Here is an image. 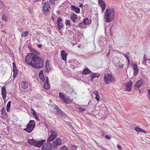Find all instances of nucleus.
<instances>
[{
	"label": "nucleus",
	"instance_id": "f257e3e1",
	"mask_svg": "<svg viewBox=\"0 0 150 150\" xmlns=\"http://www.w3.org/2000/svg\"><path fill=\"white\" fill-rule=\"evenodd\" d=\"M25 61L28 65L37 66L42 65L43 60L40 57L33 53L28 54L25 57Z\"/></svg>",
	"mask_w": 150,
	"mask_h": 150
},
{
	"label": "nucleus",
	"instance_id": "f03ea898",
	"mask_svg": "<svg viewBox=\"0 0 150 150\" xmlns=\"http://www.w3.org/2000/svg\"><path fill=\"white\" fill-rule=\"evenodd\" d=\"M115 13L113 9L109 8L106 9L105 13V21L106 22H110L114 18Z\"/></svg>",
	"mask_w": 150,
	"mask_h": 150
},
{
	"label": "nucleus",
	"instance_id": "7ed1b4c3",
	"mask_svg": "<svg viewBox=\"0 0 150 150\" xmlns=\"http://www.w3.org/2000/svg\"><path fill=\"white\" fill-rule=\"evenodd\" d=\"M104 82L106 84H110L114 81V79L111 74L106 73L104 77Z\"/></svg>",
	"mask_w": 150,
	"mask_h": 150
},
{
	"label": "nucleus",
	"instance_id": "20e7f679",
	"mask_svg": "<svg viewBox=\"0 0 150 150\" xmlns=\"http://www.w3.org/2000/svg\"><path fill=\"white\" fill-rule=\"evenodd\" d=\"M35 125V122L34 120H30L29 123L27 125V128L28 132H31L34 129Z\"/></svg>",
	"mask_w": 150,
	"mask_h": 150
},
{
	"label": "nucleus",
	"instance_id": "39448f33",
	"mask_svg": "<svg viewBox=\"0 0 150 150\" xmlns=\"http://www.w3.org/2000/svg\"><path fill=\"white\" fill-rule=\"evenodd\" d=\"M43 8L44 13L45 15H47L48 12L50 11V8L49 3L47 2H45Z\"/></svg>",
	"mask_w": 150,
	"mask_h": 150
},
{
	"label": "nucleus",
	"instance_id": "423d86ee",
	"mask_svg": "<svg viewBox=\"0 0 150 150\" xmlns=\"http://www.w3.org/2000/svg\"><path fill=\"white\" fill-rule=\"evenodd\" d=\"M62 142L61 139L58 138L52 143L53 148L54 149H56L57 146H60Z\"/></svg>",
	"mask_w": 150,
	"mask_h": 150
},
{
	"label": "nucleus",
	"instance_id": "0eeeda50",
	"mask_svg": "<svg viewBox=\"0 0 150 150\" xmlns=\"http://www.w3.org/2000/svg\"><path fill=\"white\" fill-rule=\"evenodd\" d=\"M52 144L50 143H46L42 147V150H52Z\"/></svg>",
	"mask_w": 150,
	"mask_h": 150
},
{
	"label": "nucleus",
	"instance_id": "6e6552de",
	"mask_svg": "<svg viewBox=\"0 0 150 150\" xmlns=\"http://www.w3.org/2000/svg\"><path fill=\"white\" fill-rule=\"evenodd\" d=\"M132 82L131 81L125 84V91H131L132 90L131 86H132Z\"/></svg>",
	"mask_w": 150,
	"mask_h": 150
},
{
	"label": "nucleus",
	"instance_id": "1a4fd4ad",
	"mask_svg": "<svg viewBox=\"0 0 150 150\" xmlns=\"http://www.w3.org/2000/svg\"><path fill=\"white\" fill-rule=\"evenodd\" d=\"M62 19L61 17H59L57 20V27L59 30L63 27V24L62 22Z\"/></svg>",
	"mask_w": 150,
	"mask_h": 150
},
{
	"label": "nucleus",
	"instance_id": "9d476101",
	"mask_svg": "<svg viewBox=\"0 0 150 150\" xmlns=\"http://www.w3.org/2000/svg\"><path fill=\"white\" fill-rule=\"evenodd\" d=\"M143 80H140L136 83L134 85V88L136 90H138L141 86L143 84Z\"/></svg>",
	"mask_w": 150,
	"mask_h": 150
},
{
	"label": "nucleus",
	"instance_id": "9b49d317",
	"mask_svg": "<svg viewBox=\"0 0 150 150\" xmlns=\"http://www.w3.org/2000/svg\"><path fill=\"white\" fill-rule=\"evenodd\" d=\"M28 86V83L26 81H23L20 83V86L23 89H27Z\"/></svg>",
	"mask_w": 150,
	"mask_h": 150
},
{
	"label": "nucleus",
	"instance_id": "f8f14e48",
	"mask_svg": "<svg viewBox=\"0 0 150 150\" xmlns=\"http://www.w3.org/2000/svg\"><path fill=\"white\" fill-rule=\"evenodd\" d=\"M45 141V140H42L41 141L37 142L35 141L34 146L35 147H40L42 145L43 142Z\"/></svg>",
	"mask_w": 150,
	"mask_h": 150
},
{
	"label": "nucleus",
	"instance_id": "ddd939ff",
	"mask_svg": "<svg viewBox=\"0 0 150 150\" xmlns=\"http://www.w3.org/2000/svg\"><path fill=\"white\" fill-rule=\"evenodd\" d=\"M44 87L46 90L50 88V85L48 83V78L47 77H45V81Z\"/></svg>",
	"mask_w": 150,
	"mask_h": 150
},
{
	"label": "nucleus",
	"instance_id": "4468645a",
	"mask_svg": "<svg viewBox=\"0 0 150 150\" xmlns=\"http://www.w3.org/2000/svg\"><path fill=\"white\" fill-rule=\"evenodd\" d=\"M6 91L5 86L2 87L1 88V95L3 99H4L6 96Z\"/></svg>",
	"mask_w": 150,
	"mask_h": 150
},
{
	"label": "nucleus",
	"instance_id": "2eb2a0df",
	"mask_svg": "<svg viewBox=\"0 0 150 150\" xmlns=\"http://www.w3.org/2000/svg\"><path fill=\"white\" fill-rule=\"evenodd\" d=\"M71 19L74 23H76L77 19V15L74 13H73L70 17Z\"/></svg>",
	"mask_w": 150,
	"mask_h": 150
},
{
	"label": "nucleus",
	"instance_id": "dca6fc26",
	"mask_svg": "<svg viewBox=\"0 0 150 150\" xmlns=\"http://www.w3.org/2000/svg\"><path fill=\"white\" fill-rule=\"evenodd\" d=\"M91 20L90 19L89 21L88 18H84L83 23L84 25H87V24H90L91 23Z\"/></svg>",
	"mask_w": 150,
	"mask_h": 150
},
{
	"label": "nucleus",
	"instance_id": "f3484780",
	"mask_svg": "<svg viewBox=\"0 0 150 150\" xmlns=\"http://www.w3.org/2000/svg\"><path fill=\"white\" fill-rule=\"evenodd\" d=\"M61 99L64 101V103L68 104L71 102V100L68 97L66 96L65 97H64L63 98H61Z\"/></svg>",
	"mask_w": 150,
	"mask_h": 150
},
{
	"label": "nucleus",
	"instance_id": "a211bd4d",
	"mask_svg": "<svg viewBox=\"0 0 150 150\" xmlns=\"http://www.w3.org/2000/svg\"><path fill=\"white\" fill-rule=\"evenodd\" d=\"M65 52L64 50L61 51V55L62 57V59L64 61L66 60L67 56V54L65 53Z\"/></svg>",
	"mask_w": 150,
	"mask_h": 150
},
{
	"label": "nucleus",
	"instance_id": "6ab92c4d",
	"mask_svg": "<svg viewBox=\"0 0 150 150\" xmlns=\"http://www.w3.org/2000/svg\"><path fill=\"white\" fill-rule=\"evenodd\" d=\"M71 8L72 10L74 11L75 12L77 13H79L80 11V9L74 5H72L71 6Z\"/></svg>",
	"mask_w": 150,
	"mask_h": 150
},
{
	"label": "nucleus",
	"instance_id": "aec40b11",
	"mask_svg": "<svg viewBox=\"0 0 150 150\" xmlns=\"http://www.w3.org/2000/svg\"><path fill=\"white\" fill-rule=\"evenodd\" d=\"M39 77L40 78L41 80L43 82H44L45 80V77L43 75V71L41 70L40 71L39 73Z\"/></svg>",
	"mask_w": 150,
	"mask_h": 150
},
{
	"label": "nucleus",
	"instance_id": "412c9836",
	"mask_svg": "<svg viewBox=\"0 0 150 150\" xmlns=\"http://www.w3.org/2000/svg\"><path fill=\"white\" fill-rule=\"evenodd\" d=\"M100 74H98L92 73L91 76V81H93V79L96 77L98 78L100 76Z\"/></svg>",
	"mask_w": 150,
	"mask_h": 150
},
{
	"label": "nucleus",
	"instance_id": "4be33fe9",
	"mask_svg": "<svg viewBox=\"0 0 150 150\" xmlns=\"http://www.w3.org/2000/svg\"><path fill=\"white\" fill-rule=\"evenodd\" d=\"M66 91L67 93L71 94L74 91V90L72 88L68 86L66 88Z\"/></svg>",
	"mask_w": 150,
	"mask_h": 150
},
{
	"label": "nucleus",
	"instance_id": "5701e85b",
	"mask_svg": "<svg viewBox=\"0 0 150 150\" xmlns=\"http://www.w3.org/2000/svg\"><path fill=\"white\" fill-rule=\"evenodd\" d=\"M13 77L14 79L16 77L17 74V70L16 66H13Z\"/></svg>",
	"mask_w": 150,
	"mask_h": 150
},
{
	"label": "nucleus",
	"instance_id": "b1692460",
	"mask_svg": "<svg viewBox=\"0 0 150 150\" xmlns=\"http://www.w3.org/2000/svg\"><path fill=\"white\" fill-rule=\"evenodd\" d=\"M55 114H56V113ZM56 114H58L60 116H63L65 115V113L60 110V109L57 111H56Z\"/></svg>",
	"mask_w": 150,
	"mask_h": 150
},
{
	"label": "nucleus",
	"instance_id": "393cba45",
	"mask_svg": "<svg viewBox=\"0 0 150 150\" xmlns=\"http://www.w3.org/2000/svg\"><path fill=\"white\" fill-rule=\"evenodd\" d=\"M35 140L33 139H28L27 141V142L29 144L31 145L34 146L35 145Z\"/></svg>",
	"mask_w": 150,
	"mask_h": 150
},
{
	"label": "nucleus",
	"instance_id": "a878e982",
	"mask_svg": "<svg viewBox=\"0 0 150 150\" xmlns=\"http://www.w3.org/2000/svg\"><path fill=\"white\" fill-rule=\"evenodd\" d=\"M133 69L134 71V75L136 76L138 74V69L137 66H133Z\"/></svg>",
	"mask_w": 150,
	"mask_h": 150
},
{
	"label": "nucleus",
	"instance_id": "bb28decb",
	"mask_svg": "<svg viewBox=\"0 0 150 150\" xmlns=\"http://www.w3.org/2000/svg\"><path fill=\"white\" fill-rule=\"evenodd\" d=\"M90 70L86 68L83 70L82 73L84 75H87L90 74Z\"/></svg>",
	"mask_w": 150,
	"mask_h": 150
},
{
	"label": "nucleus",
	"instance_id": "cd10ccee",
	"mask_svg": "<svg viewBox=\"0 0 150 150\" xmlns=\"http://www.w3.org/2000/svg\"><path fill=\"white\" fill-rule=\"evenodd\" d=\"M135 130L137 132H144L145 133H146V131L145 130L140 128L136 127L135 128Z\"/></svg>",
	"mask_w": 150,
	"mask_h": 150
},
{
	"label": "nucleus",
	"instance_id": "c85d7f7f",
	"mask_svg": "<svg viewBox=\"0 0 150 150\" xmlns=\"http://www.w3.org/2000/svg\"><path fill=\"white\" fill-rule=\"evenodd\" d=\"M51 135L50 136L53 138L54 139L57 136V134L52 130L51 131Z\"/></svg>",
	"mask_w": 150,
	"mask_h": 150
},
{
	"label": "nucleus",
	"instance_id": "c756f323",
	"mask_svg": "<svg viewBox=\"0 0 150 150\" xmlns=\"http://www.w3.org/2000/svg\"><path fill=\"white\" fill-rule=\"evenodd\" d=\"M93 93L96 95L95 98L98 101H99L100 99L98 92L97 91H96L93 92Z\"/></svg>",
	"mask_w": 150,
	"mask_h": 150
},
{
	"label": "nucleus",
	"instance_id": "7c9ffc66",
	"mask_svg": "<svg viewBox=\"0 0 150 150\" xmlns=\"http://www.w3.org/2000/svg\"><path fill=\"white\" fill-rule=\"evenodd\" d=\"M11 102L10 101H9L7 104L6 105V110L8 112L9 111V109L11 107Z\"/></svg>",
	"mask_w": 150,
	"mask_h": 150
},
{
	"label": "nucleus",
	"instance_id": "2f4dec72",
	"mask_svg": "<svg viewBox=\"0 0 150 150\" xmlns=\"http://www.w3.org/2000/svg\"><path fill=\"white\" fill-rule=\"evenodd\" d=\"M28 34V31L23 32L22 33L21 36L22 37H25L27 36Z\"/></svg>",
	"mask_w": 150,
	"mask_h": 150
},
{
	"label": "nucleus",
	"instance_id": "473e14b6",
	"mask_svg": "<svg viewBox=\"0 0 150 150\" xmlns=\"http://www.w3.org/2000/svg\"><path fill=\"white\" fill-rule=\"evenodd\" d=\"M31 52H32V53H33V54L36 55L40 54V53L37 50H36L34 49H32V50H31Z\"/></svg>",
	"mask_w": 150,
	"mask_h": 150
},
{
	"label": "nucleus",
	"instance_id": "72a5a7b5",
	"mask_svg": "<svg viewBox=\"0 0 150 150\" xmlns=\"http://www.w3.org/2000/svg\"><path fill=\"white\" fill-rule=\"evenodd\" d=\"M45 71L47 73H48L51 70L50 66H45Z\"/></svg>",
	"mask_w": 150,
	"mask_h": 150
},
{
	"label": "nucleus",
	"instance_id": "f704fd0d",
	"mask_svg": "<svg viewBox=\"0 0 150 150\" xmlns=\"http://www.w3.org/2000/svg\"><path fill=\"white\" fill-rule=\"evenodd\" d=\"M100 5H101L102 11V12H103L105 8V3H103V4Z\"/></svg>",
	"mask_w": 150,
	"mask_h": 150
},
{
	"label": "nucleus",
	"instance_id": "c9c22d12",
	"mask_svg": "<svg viewBox=\"0 0 150 150\" xmlns=\"http://www.w3.org/2000/svg\"><path fill=\"white\" fill-rule=\"evenodd\" d=\"M70 21L69 20H66L65 21V24L68 26L69 27H70L71 24H70Z\"/></svg>",
	"mask_w": 150,
	"mask_h": 150
},
{
	"label": "nucleus",
	"instance_id": "e433bc0d",
	"mask_svg": "<svg viewBox=\"0 0 150 150\" xmlns=\"http://www.w3.org/2000/svg\"><path fill=\"white\" fill-rule=\"evenodd\" d=\"M54 138H52V136L50 135V136L48 138L47 140V143H50L49 142H50L52 141L54 139Z\"/></svg>",
	"mask_w": 150,
	"mask_h": 150
},
{
	"label": "nucleus",
	"instance_id": "4c0bfd02",
	"mask_svg": "<svg viewBox=\"0 0 150 150\" xmlns=\"http://www.w3.org/2000/svg\"><path fill=\"white\" fill-rule=\"evenodd\" d=\"M77 146H75L73 144L71 145V150H77Z\"/></svg>",
	"mask_w": 150,
	"mask_h": 150
},
{
	"label": "nucleus",
	"instance_id": "58836bf2",
	"mask_svg": "<svg viewBox=\"0 0 150 150\" xmlns=\"http://www.w3.org/2000/svg\"><path fill=\"white\" fill-rule=\"evenodd\" d=\"M124 56H125V57L127 59V61H128L127 64L128 65H129V64L130 62H129V59L128 58V57L127 55L126 54H124Z\"/></svg>",
	"mask_w": 150,
	"mask_h": 150
},
{
	"label": "nucleus",
	"instance_id": "ea45409f",
	"mask_svg": "<svg viewBox=\"0 0 150 150\" xmlns=\"http://www.w3.org/2000/svg\"><path fill=\"white\" fill-rule=\"evenodd\" d=\"M146 58H147V57H146V55H144V58H143L144 61L145 62H146L147 61H149V62H150V59H146Z\"/></svg>",
	"mask_w": 150,
	"mask_h": 150
},
{
	"label": "nucleus",
	"instance_id": "a19ab883",
	"mask_svg": "<svg viewBox=\"0 0 150 150\" xmlns=\"http://www.w3.org/2000/svg\"><path fill=\"white\" fill-rule=\"evenodd\" d=\"M59 96L60 98H63L64 97H66L64 95V94L63 93H59Z\"/></svg>",
	"mask_w": 150,
	"mask_h": 150
},
{
	"label": "nucleus",
	"instance_id": "79ce46f5",
	"mask_svg": "<svg viewBox=\"0 0 150 150\" xmlns=\"http://www.w3.org/2000/svg\"><path fill=\"white\" fill-rule=\"evenodd\" d=\"M1 113L2 115H4L5 113H6L5 112V109L4 108H3L2 109V110L1 111Z\"/></svg>",
	"mask_w": 150,
	"mask_h": 150
},
{
	"label": "nucleus",
	"instance_id": "37998d69",
	"mask_svg": "<svg viewBox=\"0 0 150 150\" xmlns=\"http://www.w3.org/2000/svg\"><path fill=\"white\" fill-rule=\"evenodd\" d=\"M61 150H68L67 147L65 146H64L62 147L61 149Z\"/></svg>",
	"mask_w": 150,
	"mask_h": 150
},
{
	"label": "nucleus",
	"instance_id": "c03bdc74",
	"mask_svg": "<svg viewBox=\"0 0 150 150\" xmlns=\"http://www.w3.org/2000/svg\"><path fill=\"white\" fill-rule=\"evenodd\" d=\"M2 18L3 20L5 21H6L7 20V18L4 14H3L2 17Z\"/></svg>",
	"mask_w": 150,
	"mask_h": 150
},
{
	"label": "nucleus",
	"instance_id": "a18cd8bd",
	"mask_svg": "<svg viewBox=\"0 0 150 150\" xmlns=\"http://www.w3.org/2000/svg\"><path fill=\"white\" fill-rule=\"evenodd\" d=\"M105 138L108 139H111V136L110 135H106L105 136Z\"/></svg>",
	"mask_w": 150,
	"mask_h": 150
},
{
	"label": "nucleus",
	"instance_id": "49530a36",
	"mask_svg": "<svg viewBox=\"0 0 150 150\" xmlns=\"http://www.w3.org/2000/svg\"><path fill=\"white\" fill-rule=\"evenodd\" d=\"M78 109H79V111L81 112L84 111L86 110L85 109L83 108H79Z\"/></svg>",
	"mask_w": 150,
	"mask_h": 150
},
{
	"label": "nucleus",
	"instance_id": "de8ad7c7",
	"mask_svg": "<svg viewBox=\"0 0 150 150\" xmlns=\"http://www.w3.org/2000/svg\"><path fill=\"white\" fill-rule=\"evenodd\" d=\"M56 0H49L50 2L52 4H54Z\"/></svg>",
	"mask_w": 150,
	"mask_h": 150
},
{
	"label": "nucleus",
	"instance_id": "09e8293b",
	"mask_svg": "<svg viewBox=\"0 0 150 150\" xmlns=\"http://www.w3.org/2000/svg\"><path fill=\"white\" fill-rule=\"evenodd\" d=\"M54 109L56 110V111L58 110H60V109L59 108L58 106L56 105L55 106V108H54Z\"/></svg>",
	"mask_w": 150,
	"mask_h": 150
},
{
	"label": "nucleus",
	"instance_id": "8fccbe9b",
	"mask_svg": "<svg viewBox=\"0 0 150 150\" xmlns=\"http://www.w3.org/2000/svg\"><path fill=\"white\" fill-rule=\"evenodd\" d=\"M103 3H105L103 2L102 0H99L98 3L100 5L102 4H103Z\"/></svg>",
	"mask_w": 150,
	"mask_h": 150
},
{
	"label": "nucleus",
	"instance_id": "3c124183",
	"mask_svg": "<svg viewBox=\"0 0 150 150\" xmlns=\"http://www.w3.org/2000/svg\"><path fill=\"white\" fill-rule=\"evenodd\" d=\"M50 65L49 62V61L47 60L46 61L45 63V66H48Z\"/></svg>",
	"mask_w": 150,
	"mask_h": 150
},
{
	"label": "nucleus",
	"instance_id": "603ef678",
	"mask_svg": "<svg viewBox=\"0 0 150 150\" xmlns=\"http://www.w3.org/2000/svg\"><path fill=\"white\" fill-rule=\"evenodd\" d=\"M117 148L119 150H122V148L121 147V146L120 145L117 144Z\"/></svg>",
	"mask_w": 150,
	"mask_h": 150
},
{
	"label": "nucleus",
	"instance_id": "864d4df0",
	"mask_svg": "<svg viewBox=\"0 0 150 150\" xmlns=\"http://www.w3.org/2000/svg\"><path fill=\"white\" fill-rule=\"evenodd\" d=\"M31 110L33 111V112L32 113V114L33 115H36V111H35V110H33V109H31Z\"/></svg>",
	"mask_w": 150,
	"mask_h": 150
},
{
	"label": "nucleus",
	"instance_id": "5fc2aeb1",
	"mask_svg": "<svg viewBox=\"0 0 150 150\" xmlns=\"http://www.w3.org/2000/svg\"><path fill=\"white\" fill-rule=\"evenodd\" d=\"M79 24L78 25H74V27H76V28H80L81 27V26H80V25H79Z\"/></svg>",
	"mask_w": 150,
	"mask_h": 150
},
{
	"label": "nucleus",
	"instance_id": "6e6d98bb",
	"mask_svg": "<svg viewBox=\"0 0 150 150\" xmlns=\"http://www.w3.org/2000/svg\"><path fill=\"white\" fill-rule=\"evenodd\" d=\"M79 24L80 25H79L81 26V27H83V26L84 23H83V22L80 23Z\"/></svg>",
	"mask_w": 150,
	"mask_h": 150
},
{
	"label": "nucleus",
	"instance_id": "4d7b16f0",
	"mask_svg": "<svg viewBox=\"0 0 150 150\" xmlns=\"http://www.w3.org/2000/svg\"><path fill=\"white\" fill-rule=\"evenodd\" d=\"M28 48L30 50V51H31V50H32V49H33L32 48V47H31V46H30V45H28Z\"/></svg>",
	"mask_w": 150,
	"mask_h": 150
},
{
	"label": "nucleus",
	"instance_id": "13d9d810",
	"mask_svg": "<svg viewBox=\"0 0 150 150\" xmlns=\"http://www.w3.org/2000/svg\"><path fill=\"white\" fill-rule=\"evenodd\" d=\"M33 67L36 68H40L42 66H33Z\"/></svg>",
	"mask_w": 150,
	"mask_h": 150
},
{
	"label": "nucleus",
	"instance_id": "bf43d9fd",
	"mask_svg": "<svg viewBox=\"0 0 150 150\" xmlns=\"http://www.w3.org/2000/svg\"><path fill=\"white\" fill-rule=\"evenodd\" d=\"M44 125L47 128H48V126H47V124L46 123V122H44Z\"/></svg>",
	"mask_w": 150,
	"mask_h": 150
},
{
	"label": "nucleus",
	"instance_id": "052dcab7",
	"mask_svg": "<svg viewBox=\"0 0 150 150\" xmlns=\"http://www.w3.org/2000/svg\"><path fill=\"white\" fill-rule=\"evenodd\" d=\"M35 118L37 120H39V118L38 116L35 117Z\"/></svg>",
	"mask_w": 150,
	"mask_h": 150
},
{
	"label": "nucleus",
	"instance_id": "680f3d73",
	"mask_svg": "<svg viewBox=\"0 0 150 150\" xmlns=\"http://www.w3.org/2000/svg\"><path fill=\"white\" fill-rule=\"evenodd\" d=\"M37 46L39 47V48H40L41 47V45H39V44H38L37 45Z\"/></svg>",
	"mask_w": 150,
	"mask_h": 150
},
{
	"label": "nucleus",
	"instance_id": "e2e57ef3",
	"mask_svg": "<svg viewBox=\"0 0 150 150\" xmlns=\"http://www.w3.org/2000/svg\"><path fill=\"white\" fill-rule=\"evenodd\" d=\"M40 1L41 0H34V1L35 2H38Z\"/></svg>",
	"mask_w": 150,
	"mask_h": 150
},
{
	"label": "nucleus",
	"instance_id": "0e129e2a",
	"mask_svg": "<svg viewBox=\"0 0 150 150\" xmlns=\"http://www.w3.org/2000/svg\"><path fill=\"white\" fill-rule=\"evenodd\" d=\"M27 129V128H26V129H23V130L25 131H26V132H28V130Z\"/></svg>",
	"mask_w": 150,
	"mask_h": 150
},
{
	"label": "nucleus",
	"instance_id": "69168bd1",
	"mask_svg": "<svg viewBox=\"0 0 150 150\" xmlns=\"http://www.w3.org/2000/svg\"><path fill=\"white\" fill-rule=\"evenodd\" d=\"M110 51H109V52H108L107 53V56H109L110 54Z\"/></svg>",
	"mask_w": 150,
	"mask_h": 150
},
{
	"label": "nucleus",
	"instance_id": "338daca9",
	"mask_svg": "<svg viewBox=\"0 0 150 150\" xmlns=\"http://www.w3.org/2000/svg\"><path fill=\"white\" fill-rule=\"evenodd\" d=\"M82 6H83L82 4H81L80 3V4H79V7H81Z\"/></svg>",
	"mask_w": 150,
	"mask_h": 150
},
{
	"label": "nucleus",
	"instance_id": "774afa93",
	"mask_svg": "<svg viewBox=\"0 0 150 150\" xmlns=\"http://www.w3.org/2000/svg\"><path fill=\"white\" fill-rule=\"evenodd\" d=\"M148 93L149 94V95H150V90L149 89H148Z\"/></svg>",
	"mask_w": 150,
	"mask_h": 150
}]
</instances>
